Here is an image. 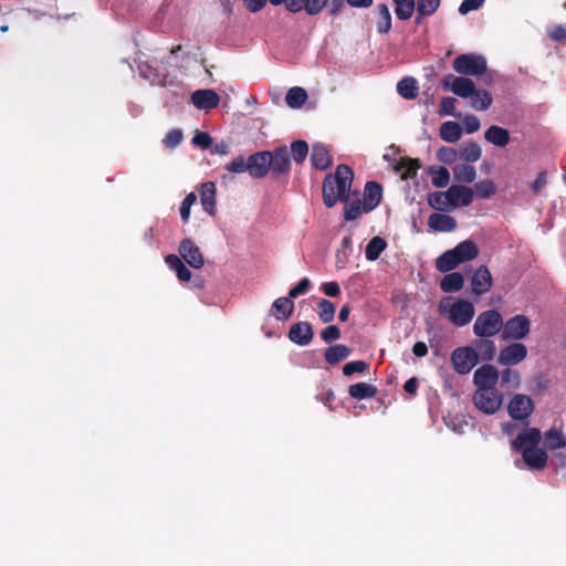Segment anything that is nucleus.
<instances>
[{
	"mask_svg": "<svg viewBox=\"0 0 566 566\" xmlns=\"http://www.w3.org/2000/svg\"><path fill=\"white\" fill-rule=\"evenodd\" d=\"M379 21L377 23V31L381 34H386L391 29V14L386 3H380L377 7Z\"/></svg>",
	"mask_w": 566,
	"mask_h": 566,
	"instance_id": "45",
	"label": "nucleus"
},
{
	"mask_svg": "<svg viewBox=\"0 0 566 566\" xmlns=\"http://www.w3.org/2000/svg\"><path fill=\"white\" fill-rule=\"evenodd\" d=\"M473 402L480 411L493 415L501 408L503 395L497 389H476L473 394Z\"/></svg>",
	"mask_w": 566,
	"mask_h": 566,
	"instance_id": "5",
	"label": "nucleus"
},
{
	"mask_svg": "<svg viewBox=\"0 0 566 566\" xmlns=\"http://www.w3.org/2000/svg\"><path fill=\"white\" fill-rule=\"evenodd\" d=\"M449 197L454 202L453 209L458 206L468 207L472 203L474 191L463 185H452L449 189Z\"/></svg>",
	"mask_w": 566,
	"mask_h": 566,
	"instance_id": "22",
	"label": "nucleus"
},
{
	"mask_svg": "<svg viewBox=\"0 0 566 566\" xmlns=\"http://www.w3.org/2000/svg\"><path fill=\"white\" fill-rule=\"evenodd\" d=\"M461 261L457 256V253L453 249L446 251L442 253L436 261V268L439 272L446 273L453 269H455Z\"/></svg>",
	"mask_w": 566,
	"mask_h": 566,
	"instance_id": "33",
	"label": "nucleus"
},
{
	"mask_svg": "<svg viewBox=\"0 0 566 566\" xmlns=\"http://www.w3.org/2000/svg\"><path fill=\"white\" fill-rule=\"evenodd\" d=\"M340 329L336 325H328L321 332L322 339L329 344L340 338Z\"/></svg>",
	"mask_w": 566,
	"mask_h": 566,
	"instance_id": "56",
	"label": "nucleus"
},
{
	"mask_svg": "<svg viewBox=\"0 0 566 566\" xmlns=\"http://www.w3.org/2000/svg\"><path fill=\"white\" fill-rule=\"evenodd\" d=\"M459 158L467 163H475L482 156V150L475 142H468L461 145L458 150Z\"/></svg>",
	"mask_w": 566,
	"mask_h": 566,
	"instance_id": "37",
	"label": "nucleus"
},
{
	"mask_svg": "<svg viewBox=\"0 0 566 566\" xmlns=\"http://www.w3.org/2000/svg\"><path fill=\"white\" fill-rule=\"evenodd\" d=\"M352 348L344 344H337L326 348L324 353V358L329 365H337L342 360L349 357Z\"/></svg>",
	"mask_w": 566,
	"mask_h": 566,
	"instance_id": "28",
	"label": "nucleus"
},
{
	"mask_svg": "<svg viewBox=\"0 0 566 566\" xmlns=\"http://www.w3.org/2000/svg\"><path fill=\"white\" fill-rule=\"evenodd\" d=\"M453 176L457 181L472 184L476 178V170L469 164L457 165L453 167Z\"/></svg>",
	"mask_w": 566,
	"mask_h": 566,
	"instance_id": "41",
	"label": "nucleus"
},
{
	"mask_svg": "<svg viewBox=\"0 0 566 566\" xmlns=\"http://www.w3.org/2000/svg\"><path fill=\"white\" fill-rule=\"evenodd\" d=\"M354 179V171L347 165H338L335 172L325 176L323 181V201L327 208H333L337 201L345 203L344 219L346 221L356 220L361 213L370 212L367 210L363 200H349V190Z\"/></svg>",
	"mask_w": 566,
	"mask_h": 566,
	"instance_id": "1",
	"label": "nucleus"
},
{
	"mask_svg": "<svg viewBox=\"0 0 566 566\" xmlns=\"http://www.w3.org/2000/svg\"><path fill=\"white\" fill-rule=\"evenodd\" d=\"M387 248V242L380 237H374L366 245L365 255L368 261H376Z\"/></svg>",
	"mask_w": 566,
	"mask_h": 566,
	"instance_id": "39",
	"label": "nucleus"
},
{
	"mask_svg": "<svg viewBox=\"0 0 566 566\" xmlns=\"http://www.w3.org/2000/svg\"><path fill=\"white\" fill-rule=\"evenodd\" d=\"M523 461L530 470L542 471L547 465V453L545 450L536 448H524L522 452Z\"/></svg>",
	"mask_w": 566,
	"mask_h": 566,
	"instance_id": "15",
	"label": "nucleus"
},
{
	"mask_svg": "<svg viewBox=\"0 0 566 566\" xmlns=\"http://www.w3.org/2000/svg\"><path fill=\"white\" fill-rule=\"evenodd\" d=\"M437 157L441 163L451 165L459 158V154L451 147L442 146L438 149Z\"/></svg>",
	"mask_w": 566,
	"mask_h": 566,
	"instance_id": "53",
	"label": "nucleus"
},
{
	"mask_svg": "<svg viewBox=\"0 0 566 566\" xmlns=\"http://www.w3.org/2000/svg\"><path fill=\"white\" fill-rule=\"evenodd\" d=\"M335 311H336L335 305L331 301H328L326 298L319 300V302L317 304V314H318L319 319L324 324H328L334 319Z\"/></svg>",
	"mask_w": 566,
	"mask_h": 566,
	"instance_id": "46",
	"label": "nucleus"
},
{
	"mask_svg": "<svg viewBox=\"0 0 566 566\" xmlns=\"http://www.w3.org/2000/svg\"><path fill=\"white\" fill-rule=\"evenodd\" d=\"M199 192L203 210L208 214L213 216L216 213V184L212 181L201 184Z\"/></svg>",
	"mask_w": 566,
	"mask_h": 566,
	"instance_id": "21",
	"label": "nucleus"
},
{
	"mask_svg": "<svg viewBox=\"0 0 566 566\" xmlns=\"http://www.w3.org/2000/svg\"><path fill=\"white\" fill-rule=\"evenodd\" d=\"M462 124L467 134H473L481 127L480 119L475 115H467Z\"/></svg>",
	"mask_w": 566,
	"mask_h": 566,
	"instance_id": "60",
	"label": "nucleus"
},
{
	"mask_svg": "<svg viewBox=\"0 0 566 566\" xmlns=\"http://www.w3.org/2000/svg\"><path fill=\"white\" fill-rule=\"evenodd\" d=\"M545 446L549 450H557L566 447V438L557 429H549L545 432Z\"/></svg>",
	"mask_w": 566,
	"mask_h": 566,
	"instance_id": "44",
	"label": "nucleus"
},
{
	"mask_svg": "<svg viewBox=\"0 0 566 566\" xmlns=\"http://www.w3.org/2000/svg\"><path fill=\"white\" fill-rule=\"evenodd\" d=\"M439 134L444 142L455 143L461 138L462 127L457 122L448 120L441 124Z\"/></svg>",
	"mask_w": 566,
	"mask_h": 566,
	"instance_id": "30",
	"label": "nucleus"
},
{
	"mask_svg": "<svg viewBox=\"0 0 566 566\" xmlns=\"http://www.w3.org/2000/svg\"><path fill=\"white\" fill-rule=\"evenodd\" d=\"M471 106L476 111H486L492 104V95L485 90H476L471 96Z\"/></svg>",
	"mask_w": 566,
	"mask_h": 566,
	"instance_id": "42",
	"label": "nucleus"
},
{
	"mask_svg": "<svg viewBox=\"0 0 566 566\" xmlns=\"http://www.w3.org/2000/svg\"><path fill=\"white\" fill-rule=\"evenodd\" d=\"M431 182L437 188L446 187L450 181V172L446 167H430Z\"/></svg>",
	"mask_w": 566,
	"mask_h": 566,
	"instance_id": "47",
	"label": "nucleus"
},
{
	"mask_svg": "<svg viewBox=\"0 0 566 566\" xmlns=\"http://www.w3.org/2000/svg\"><path fill=\"white\" fill-rule=\"evenodd\" d=\"M429 206L438 211H450L453 210L454 202L449 197V191H436L428 197Z\"/></svg>",
	"mask_w": 566,
	"mask_h": 566,
	"instance_id": "27",
	"label": "nucleus"
},
{
	"mask_svg": "<svg viewBox=\"0 0 566 566\" xmlns=\"http://www.w3.org/2000/svg\"><path fill=\"white\" fill-rule=\"evenodd\" d=\"M377 392V388L367 382H357L348 388L349 396L356 400L374 398Z\"/></svg>",
	"mask_w": 566,
	"mask_h": 566,
	"instance_id": "31",
	"label": "nucleus"
},
{
	"mask_svg": "<svg viewBox=\"0 0 566 566\" xmlns=\"http://www.w3.org/2000/svg\"><path fill=\"white\" fill-rule=\"evenodd\" d=\"M531 331V322L525 315H515L503 322L502 338L503 339H524Z\"/></svg>",
	"mask_w": 566,
	"mask_h": 566,
	"instance_id": "7",
	"label": "nucleus"
},
{
	"mask_svg": "<svg viewBox=\"0 0 566 566\" xmlns=\"http://www.w3.org/2000/svg\"><path fill=\"white\" fill-rule=\"evenodd\" d=\"M441 0H417L419 15H432L439 8Z\"/></svg>",
	"mask_w": 566,
	"mask_h": 566,
	"instance_id": "50",
	"label": "nucleus"
},
{
	"mask_svg": "<svg viewBox=\"0 0 566 566\" xmlns=\"http://www.w3.org/2000/svg\"><path fill=\"white\" fill-rule=\"evenodd\" d=\"M503 327V317L495 310H488L480 313L473 325V333L480 338L495 336Z\"/></svg>",
	"mask_w": 566,
	"mask_h": 566,
	"instance_id": "4",
	"label": "nucleus"
},
{
	"mask_svg": "<svg viewBox=\"0 0 566 566\" xmlns=\"http://www.w3.org/2000/svg\"><path fill=\"white\" fill-rule=\"evenodd\" d=\"M314 336L313 327L308 322L293 324L289 331V339L300 346L308 345Z\"/></svg>",
	"mask_w": 566,
	"mask_h": 566,
	"instance_id": "16",
	"label": "nucleus"
},
{
	"mask_svg": "<svg viewBox=\"0 0 566 566\" xmlns=\"http://www.w3.org/2000/svg\"><path fill=\"white\" fill-rule=\"evenodd\" d=\"M192 144L202 149H207L212 146V137L208 133L197 130L192 137Z\"/></svg>",
	"mask_w": 566,
	"mask_h": 566,
	"instance_id": "59",
	"label": "nucleus"
},
{
	"mask_svg": "<svg viewBox=\"0 0 566 566\" xmlns=\"http://www.w3.org/2000/svg\"><path fill=\"white\" fill-rule=\"evenodd\" d=\"M311 289V281L307 277L302 279L295 286L289 291V297L291 300L305 294Z\"/></svg>",
	"mask_w": 566,
	"mask_h": 566,
	"instance_id": "57",
	"label": "nucleus"
},
{
	"mask_svg": "<svg viewBox=\"0 0 566 566\" xmlns=\"http://www.w3.org/2000/svg\"><path fill=\"white\" fill-rule=\"evenodd\" d=\"M441 84L443 90H449L462 98L470 97L475 93V84L468 76L448 74L443 76Z\"/></svg>",
	"mask_w": 566,
	"mask_h": 566,
	"instance_id": "8",
	"label": "nucleus"
},
{
	"mask_svg": "<svg viewBox=\"0 0 566 566\" xmlns=\"http://www.w3.org/2000/svg\"><path fill=\"white\" fill-rule=\"evenodd\" d=\"M400 165L406 168V172L402 175L403 178L413 177L421 167L419 159L411 158L402 159Z\"/></svg>",
	"mask_w": 566,
	"mask_h": 566,
	"instance_id": "58",
	"label": "nucleus"
},
{
	"mask_svg": "<svg viewBox=\"0 0 566 566\" xmlns=\"http://www.w3.org/2000/svg\"><path fill=\"white\" fill-rule=\"evenodd\" d=\"M273 315L276 319H289L294 311V302L287 297H279L272 304Z\"/></svg>",
	"mask_w": 566,
	"mask_h": 566,
	"instance_id": "29",
	"label": "nucleus"
},
{
	"mask_svg": "<svg viewBox=\"0 0 566 566\" xmlns=\"http://www.w3.org/2000/svg\"><path fill=\"white\" fill-rule=\"evenodd\" d=\"M226 170L231 174L248 172V160L244 156H237L232 161L226 165Z\"/></svg>",
	"mask_w": 566,
	"mask_h": 566,
	"instance_id": "51",
	"label": "nucleus"
},
{
	"mask_svg": "<svg viewBox=\"0 0 566 566\" xmlns=\"http://www.w3.org/2000/svg\"><path fill=\"white\" fill-rule=\"evenodd\" d=\"M499 381L501 387H504L507 390H514L521 385V375L517 370L506 366V368L500 373Z\"/></svg>",
	"mask_w": 566,
	"mask_h": 566,
	"instance_id": "36",
	"label": "nucleus"
},
{
	"mask_svg": "<svg viewBox=\"0 0 566 566\" xmlns=\"http://www.w3.org/2000/svg\"><path fill=\"white\" fill-rule=\"evenodd\" d=\"M191 102L198 109L210 111L219 105L220 97L212 90H198L191 94Z\"/></svg>",
	"mask_w": 566,
	"mask_h": 566,
	"instance_id": "19",
	"label": "nucleus"
},
{
	"mask_svg": "<svg viewBox=\"0 0 566 566\" xmlns=\"http://www.w3.org/2000/svg\"><path fill=\"white\" fill-rule=\"evenodd\" d=\"M321 290L329 297H337L340 294V287L336 281L323 283Z\"/></svg>",
	"mask_w": 566,
	"mask_h": 566,
	"instance_id": "63",
	"label": "nucleus"
},
{
	"mask_svg": "<svg viewBox=\"0 0 566 566\" xmlns=\"http://www.w3.org/2000/svg\"><path fill=\"white\" fill-rule=\"evenodd\" d=\"M500 373L493 365L484 364L474 371L473 382L476 386V389H496Z\"/></svg>",
	"mask_w": 566,
	"mask_h": 566,
	"instance_id": "13",
	"label": "nucleus"
},
{
	"mask_svg": "<svg viewBox=\"0 0 566 566\" xmlns=\"http://www.w3.org/2000/svg\"><path fill=\"white\" fill-rule=\"evenodd\" d=\"M428 226L436 232H451L455 230L457 220L444 213H432L428 219Z\"/></svg>",
	"mask_w": 566,
	"mask_h": 566,
	"instance_id": "23",
	"label": "nucleus"
},
{
	"mask_svg": "<svg viewBox=\"0 0 566 566\" xmlns=\"http://www.w3.org/2000/svg\"><path fill=\"white\" fill-rule=\"evenodd\" d=\"M454 370L460 375L469 374L479 363V354L473 347H458L451 354Z\"/></svg>",
	"mask_w": 566,
	"mask_h": 566,
	"instance_id": "6",
	"label": "nucleus"
},
{
	"mask_svg": "<svg viewBox=\"0 0 566 566\" xmlns=\"http://www.w3.org/2000/svg\"><path fill=\"white\" fill-rule=\"evenodd\" d=\"M395 13L399 20H408L412 17L416 7L415 0H394Z\"/></svg>",
	"mask_w": 566,
	"mask_h": 566,
	"instance_id": "43",
	"label": "nucleus"
},
{
	"mask_svg": "<svg viewBox=\"0 0 566 566\" xmlns=\"http://www.w3.org/2000/svg\"><path fill=\"white\" fill-rule=\"evenodd\" d=\"M179 253L193 269H201L205 264V258L200 248L191 239L187 238L180 242Z\"/></svg>",
	"mask_w": 566,
	"mask_h": 566,
	"instance_id": "14",
	"label": "nucleus"
},
{
	"mask_svg": "<svg viewBox=\"0 0 566 566\" xmlns=\"http://www.w3.org/2000/svg\"><path fill=\"white\" fill-rule=\"evenodd\" d=\"M182 130L175 128L166 134L165 138L163 139V144L165 147L172 149L182 142Z\"/></svg>",
	"mask_w": 566,
	"mask_h": 566,
	"instance_id": "55",
	"label": "nucleus"
},
{
	"mask_svg": "<svg viewBox=\"0 0 566 566\" xmlns=\"http://www.w3.org/2000/svg\"><path fill=\"white\" fill-rule=\"evenodd\" d=\"M492 275L486 265H480L471 279L472 292L475 295H482L490 291L492 286Z\"/></svg>",
	"mask_w": 566,
	"mask_h": 566,
	"instance_id": "18",
	"label": "nucleus"
},
{
	"mask_svg": "<svg viewBox=\"0 0 566 566\" xmlns=\"http://www.w3.org/2000/svg\"><path fill=\"white\" fill-rule=\"evenodd\" d=\"M270 170L275 178H279L282 175H289L291 169V158L286 146L276 147L273 151H270Z\"/></svg>",
	"mask_w": 566,
	"mask_h": 566,
	"instance_id": "12",
	"label": "nucleus"
},
{
	"mask_svg": "<svg viewBox=\"0 0 566 566\" xmlns=\"http://www.w3.org/2000/svg\"><path fill=\"white\" fill-rule=\"evenodd\" d=\"M397 92L406 99H415L419 93L417 80L413 77H403L397 84Z\"/></svg>",
	"mask_w": 566,
	"mask_h": 566,
	"instance_id": "35",
	"label": "nucleus"
},
{
	"mask_svg": "<svg viewBox=\"0 0 566 566\" xmlns=\"http://www.w3.org/2000/svg\"><path fill=\"white\" fill-rule=\"evenodd\" d=\"M457 256L462 262L471 261L479 255L478 245L471 240H464L453 248Z\"/></svg>",
	"mask_w": 566,
	"mask_h": 566,
	"instance_id": "32",
	"label": "nucleus"
},
{
	"mask_svg": "<svg viewBox=\"0 0 566 566\" xmlns=\"http://www.w3.org/2000/svg\"><path fill=\"white\" fill-rule=\"evenodd\" d=\"M382 198V186L377 181H367L364 188V199L367 210L376 209Z\"/></svg>",
	"mask_w": 566,
	"mask_h": 566,
	"instance_id": "24",
	"label": "nucleus"
},
{
	"mask_svg": "<svg viewBox=\"0 0 566 566\" xmlns=\"http://www.w3.org/2000/svg\"><path fill=\"white\" fill-rule=\"evenodd\" d=\"M484 138L497 147H505L510 143V132L497 125L490 126L485 133Z\"/></svg>",
	"mask_w": 566,
	"mask_h": 566,
	"instance_id": "26",
	"label": "nucleus"
},
{
	"mask_svg": "<svg viewBox=\"0 0 566 566\" xmlns=\"http://www.w3.org/2000/svg\"><path fill=\"white\" fill-rule=\"evenodd\" d=\"M328 0H294L289 4V12L298 13L305 11L308 15L318 14L326 6Z\"/></svg>",
	"mask_w": 566,
	"mask_h": 566,
	"instance_id": "20",
	"label": "nucleus"
},
{
	"mask_svg": "<svg viewBox=\"0 0 566 566\" xmlns=\"http://www.w3.org/2000/svg\"><path fill=\"white\" fill-rule=\"evenodd\" d=\"M464 283L463 275L459 272H451L446 274L441 282H440V289L444 293H452L458 292L462 289Z\"/></svg>",
	"mask_w": 566,
	"mask_h": 566,
	"instance_id": "34",
	"label": "nucleus"
},
{
	"mask_svg": "<svg viewBox=\"0 0 566 566\" xmlns=\"http://www.w3.org/2000/svg\"><path fill=\"white\" fill-rule=\"evenodd\" d=\"M548 35L552 40L562 42L566 40V28L560 24L554 25L553 29L549 30Z\"/></svg>",
	"mask_w": 566,
	"mask_h": 566,
	"instance_id": "64",
	"label": "nucleus"
},
{
	"mask_svg": "<svg viewBox=\"0 0 566 566\" xmlns=\"http://www.w3.org/2000/svg\"><path fill=\"white\" fill-rule=\"evenodd\" d=\"M484 3V0H463L459 7V12L461 14H467L470 11L478 10Z\"/></svg>",
	"mask_w": 566,
	"mask_h": 566,
	"instance_id": "62",
	"label": "nucleus"
},
{
	"mask_svg": "<svg viewBox=\"0 0 566 566\" xmlns=\"http://www.w3.org/2000/svg\"><path fill=\"white\" fill-rule=\"evenodd\" d=\"M452 67L463 76L484 75V82L486 83H491L493 80L492 73L488 72L486 59L480 54H460L453 60Z\"/></svg>",
	"mask_w": 566,
	"mask_h": 566,
	"instance_id": "3",
	"label": "nucleus"
},
{
	"mask_svg": "<svg viewBox=\"0 0 566 566\" xmlns=\"http://www.w3.org/2000/svg\"><path fill=\"white\" fill-rule=\"evenodd\" d=\"M307 92L300 86L290 88L285 96V102L291 108H300L307 99Z\"/></svg>",
	"mask_w": 566,
	"mask_h": 566,
	"instance_id": "38",
	"label": "nucleus"
},
{
	"mask_svg": "<svg viewBox=\"0 0 566 566\" xmlns=\"http://www.w3.org/2000/svg\"><path fill=\"white\" fill-rule=\"evenodd\" d=\"M197 201V196L195 192H190L188 193L185 199L182 200L181 205H180V217H181V220L186 223L188 222L189 218H190V210H191V206L193 203H196Z\"/></svg>",
	"mask_w": 566,
	"mask_h": 566,
	"instance_id": "54",
	"label": "nucleus"
},
{
	"mask_svg": "<svg viewBox=\"0 0 566 566\" xmlns=\"http://www.w3.org/2000/svg\"><path fill=\"white\" fill-rule=\"evenodd\" d=\"M312 165L318 170H326L332 165V156L327 147L322 143H316L312 147Z\"/></svg>",
	"mask_w": 566,
	"mask_h": 566,
	"instance_id": "25",
	"label": "nucleus"
},
{
	"mask_svg": "<svg viewBox=\"0 0 566 566\" xmlns=\"http://www.w3.org/2000/svg\"><path fill=\"white\" fill-rule=\"evenodd\" d=\"M307 155L308 144L305 140H295L291 144L290 158L292 157L297 165L303 164Z\"/></svg>",
	"mask_w": 566,
	"mask_h": 566,
	"instance_id": "48",
	"label": "nucleus"
},
{
	"mask_svg": "<svg viewBox=\"0 0 566 566\" xmlns=\"http://www.w3.org/2000/svg\"><path fill=\"white\" fill-rule=\"evenodd\" d=\"M455 103L457 99L454 97H443L440 104V114L455 116Z\"/></svg>",
	"mask_w": 566,
	"mask_h": 566,
	"instance_id": "61",
	"label": "nucleus"
},
{
	"mask_svg": "<svg viewBox=\"0 0 566 566\" xmlns=\"http://www.w3.org/2000/svg\"><path fill=\"white\" fill-rule=\"evenodd\" d=\"M527 356V347L518 342L512 343L500 350L497 363L502 366H513L523 361Z\"/></svg>",
	"mask_w": 566,
	"mask_h": 566,
	"instance_id": "11",
	"label": "nucleus"
},
{
	"mask_svg": "<svg viewBox=\"0 0 566 566\" xmlns=\"http://www.w3.org/2000/svg\"><path fill=\"white\" fill-rule=\"evenodd\" d=\"M369 365L365 360L349 361L343 366V374L344 376L349 377L355 373H365Z\"/></svg>",
	"mask_w": 566,
	"mask_h": 566,
	"instance_id": "52",
	"label": "nucleus"
},
{
	"mask_svg": "<svg viewBox=\"0 0 566 566\" xmlns=\"http://www.w3.org/2000/svg\"><path fill=\"white\" fill-rule=\"evenodd\" d=\"M474 345V349L479 354V359L481 358L484 361L493 359L496 352V346L493 340L488 338H481L480 340L475 342Z\"/></svg>",
	"mask_w": 566,
	"mask_h": 566,
	"instance_id": "40",
	"label": "nucleus"
},
{
	"mask_svg": "<svg viewBox=\"0 0 566 566\" xmlns=\"http://www.w3.org/2000/svg\"><path fill=\"white\" fill-rule=\"evenodd\" d=\"M541 439L542 434L539 429L526 428L516 436L512 442V447L514 450L523 452L524 448H536Z\"/></svg>",
	"mask_w": 566,
	"mask_h": 566,
	"instance_id": "17",
	"label": "nucleus"
},
{
	"mask_svg": "<svg viewBox=\"0 0 566 566\" xmlns=\"http://www.w3.org/2000/svg\"><path fill=\"white\" fill-rule=\"evenodd\" d=\"M509 415L514 420H525L534 411V402L531 397L516 394L507 406Z\"/></svg>",
	"mask_w": 566,
	"mask_h": 566,
	"instance_id": "9",
	"label": "nucleus"
},
{
	"mask_svg": "<svg viewBox=\"0 0 566 566\" xmlns=\"http://www.w3.org/2000/svg\"><path fill=\"white\" fill-rule=\"evenodd\" d=\"M474 191L478 198L489 199L495 195L496 187L492 180L485 179L474 185Z\"/></svg>",
	"mask_w": 566,
	"mask_h": 566,
	"instance_id": "49",
	"label": "nucleus"
},
{
	"mask_svg": "<svg viewBox=\"0 0 566 566\" xmlns=\"http://www.w3.org/2000/svg\"><path fill=\"white\" fill-rule=\"evenodd\" d=\"M438 310L440 314L447 315L448 319L458 327L468 325L475 314L474 305L462 298L452 301L451 297H443L439 302Z\"/></svg>",
	"mask_w": 566,
	"mask_h": 566,
	"instance_id": "2",
	"label": "nucleus"
},
{
	"mask_svg": "<svg viewBox=\"0 0 566 566\" xmlns=\"http://www.w3.org/2000/svg\"><path fill=\"white\" fill-rule=\"evenodd\" d=\"M248 172L254 179L264 178L269 171L271 166V157L270 151H258L250 155L248 158Z\"/></svg>",
	"mask_w": 566,
	"mask_h": 566,
	"instance_id": "10",
	"label": "nucleus"
}]
</instances>
